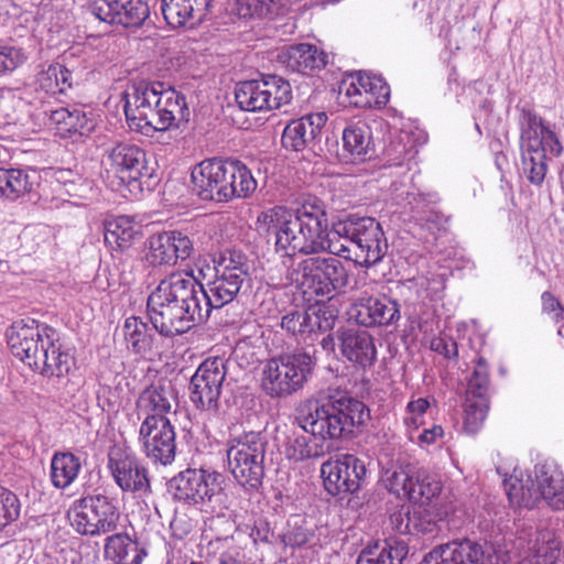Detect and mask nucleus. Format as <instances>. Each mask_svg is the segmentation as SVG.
<instances>
[{
    "label": "nucleus",
    "instance_id": "obj_3",
    "mask_svg": "<svg viewBox=\"0 0 564 564\" xmlns=\"http://www.w3.org/2000/svg\"><path fill=\"white\" fill-rule=\"evenodd\" d=\"M127 122L132 130L143 134L166 131L188 121L185 97L163 83L140 82L122 94Z\"/></svg>",
    "mask_w": 564,
    "mask_h": 564
},
{
    "label": "nucleus",
    "instance_id": "obj_6",
    "mask_svg": "<svg viewBox=\"0 0 564 564\" xmlns=\"http://www.w3.org/2000/svg\"><path fill=\"white\" fill-rule=\"evenodd\" d=\"M267 446L268 442L261 432H230L227 441L229 469L246 490H257L262 485Z\"/></svg>",
    "mask_w": 564,
    "mask_h": 564
},
{
    "label": "nucleus",
    "instance_id": "obj_32",
    "mask_svg": "<svg viewBox=\"0 0 564 564\" xmlns=\"http://www.w3.org/2000/svg\"><path fill=\"white\" fill-rule=\"evenodd\" d=\"M246 280L232 274L223 275L215 273L214 280L205 289V304L208 305V313L210 314L213 308H220L231 303L237 297Z\"/></svg>",
    "mask_w": 564,
    "mask_h": 564
},
{
    "label": "nucleus",
    "instance_id": "obj_56",
    "mask_svg": "<svg viewBox=\"0 0 564 564\" xmlns=\"http://www.w3.org/2000/svg\"><path fill=\"white\" fill-rule=\"evenodd\" d=\"M431 349L448 359L457 358L458 356L457 343L447 336L433 338L431 340Z\"/></svg>",
    "mask_w": 564,
    "mask_h": 564
},
{
    "label": "nucleus",
    "instance_id": "obj_29",
    "mask_svg": "<svg viewBox=\"0 0 564 564\" xmlns=\"http://www.w3.org/2000/svg\"><path fill=\"white\" fill-rule=\"evenodd\" d=\"M535 480L541 498L554 510L564 509V476L552 462L535 466Z\"/></svg>",
    "mask_w": 564,
    "mask_h": 564
},
{
    "label": "nucleus",
    "instance_id": "obj_9",
    "mask_svg": "<svg viewBox=\"0 0 564 564\" xmlns=\"http://www.w3.org/2000/svg\"><path fill=\"white\" fill-rule=\"evenodd\" d=\"M70 525L82 534L98 536L118 528L120 512L105 495H94L76 500L69 511Z\"/></svg>",
    "mask_w": 564,
    "mask_h": 564
},
{
    "label": "nucleus",
    "instance_id": "obj_17",
    "mask_svg": "<svg viewBox=\"0 0 564 564\" xmlns=\"http://www.w3.org/2000/svg\"><path fill=\"white\" fill-rule=\"evenodd\" d=\"M145 246L144 259L152 267H174L194 253L193 240L180 230H164L151 235Z\"/></svg>",
    "mask_w": 564,
    "mask_h": 564
},
{
    "label": "nucleus",
    "instance_id": "obj_52",
    "mask_svg": "<svg viewBox=\"0 0 564 564\" xmlns=\"http://www.w3.org/2000/svg\"><path fill=\"white\" fill-rule=\"evenodd\" d=\"M311 334L327 332L334 328L337 319V311L333 306H319L310 311Z\"/></svg>",
    "mask_w": 564,
    "mask_h": 564
},
{
    "label": "nucleus",
    "instance_id": "obj_2",
    "mask_svg": "<svg viewBox=\"0 0 564 564\" xmlns=\"http://www.w3.org/2000/svg\"><path fill=\"white\" fill-rule=\"evenodd\" d=\"M205 288L185 271H175L160 281L147 301L153 327L165 337L188 332L209 318Z\"/></svg>",
    "mask_w": 564,
    "mask_h": 564
},
{
    "label": "nucleus",
    "instance_id": "obj_47",
    "mask_svg": "<svg viewBox=\"0 0 564 564\" xmlns=\"http://www.w3.org/2000/svg\"><path fill=\"white\" fill-rule=\"evenodd\" d=\"M131 545L132 541L128 533L111 534L105 540V557L117 564H123Z\"/></svg>",
    "mask_w": 564,
    "mask_h": 564
},
{
    "label": "nucleus",
    "instance_id": "obj_16",
    "mask_svg": "<svg viewBox=\"0 0 564 564\" xmlns=\"http://www.w3.org/2000/svg\"><path fill=\"white\" fill-rule=\"evenodd\" d=\"M340 95L357 108H382L390 98V87L381 76L357 72L345 78L339 86Z\"/></svg>",
    "mask_w": 564,
    "mask_h": 564
},
{
    "label": "nucleus",
    "instance_id": "obj_13",
    "mask_svg": "<svg viewBox=\"0 0 564 564\" xmlns=\"http://www.w3.org/2000/svg\"><path fill=\"white\" fill-rule=\"evenodd\" d=\"M108 468L122 491L140 497L151 494L148 469L130 448L120 445L110 448Z\"/></svg>",
    "mask_w": 564,
    "mask_h": 564
},
{
    "label": "nucleus",
    "instance_id": "obj_53",
    "mask_svg": "<svg viewBox=\"0 0 564 564\" xmlns=\"http://www.w3.org/2000/svg\"><path fill=\"white\" fill-rule=\"evenodd\" d=\"M25 57L20 48L10 46L0 41V77L18 68Z\"/></svg>",
    "mask_w": 564,
    "mask_h": 564
},
{
    "label": "nucleus",
    "instance_id": "obj_4",
    "mask_svg": "<svg viewBox=\"0 0 564 564\" xmlns=\"http://www.w3.org/2000/svg\"><path fill=\"white\" fill-rule=\"evenodd\" d=\"M520 131V151L523 174L535 186H541L547 174V161L564 151L556 132L529 105L517 106Z\"/></svg>",
    "mask_w": 564,
    "mask_h": 564
},
{
    "label": "nucleus",
    "instance_id": "obj_27",
    "mask_svg": "<svg viewBox=\"0 0 564 564\" xmlns=\"http://www.w3.org/2000/svg\"><path fill=\"white\" fill-rule=\"evenodd\" d=\"M107 160L110 167L122 180L137 181L147 171L145 152L138 145L121 142L108 151Z\"/></svg>",
    "mask_w": 564,
    "mask_h": 564
},
{
    "label": "nucleus",
    "instance_id": "obj_14",
    "mask_svg": "<svg viewBox=\"0 0 564 564\" xmlns=\"http://www.w3.org/2000/svg\"><path fill=\"white\" fill-rule=\"evenodd\" d=\"M366 466L351 454H340L321 466L325 489L333 496L357 492L366 477Z\"/></svg>",
    "mask_w": 564,
    "mask_h": 564
},
{
    "label": "nucleus",
    "instance_id": "obj_60",
    "mask_svg": "<svg viewBox=\"0 0 564 564\" xmlns=\"http://www.w3.org/2000/svg\"><path fill=\"white\" fill-rule=\"evenodd\" d=\"M311 533L303 528H293L284 534V543L291 547H300L310 542Z\"/></svg>",
    "mask_w": 564,
    "mask_h": 564
},
{
    "label": "nucleus",
    "instance_id": "obj_10",
    "mask_svg": "<svg viewBox=\"0 0 564 564\" xmlns=\"http://www.w3.org/2000/svg\"><path fill=\"white\" fill-rule=\"evenodd\" d=\"M235 98L245 111H270L279 109L292 100V88L289 82L276 75L262 76L239 83Z\"/></svg>",
    "mask_w": 564,
    "mask_h": 564
},
{
    "label": "nucleus",
    "instance_id": "obj_22",
    "mask_svg": "<svg viewBox=\"0 0 564 564\" xmlns=\"http://www.w3.org/2000/svg\"><path fill=\"white\" fill-rule=\"evenodd\" d=\"M46 332L48 333L41 346V356L32 369L46 377H66L75 367V357L68 349L63 348L55 329Z\"/></svg>",
    "mask_w": 564,
    "mask_h": 564
},
{
    "label": "nucleus",
    "instance_id": "obj_21",
    "mask_svg": "<svg viewBox=\"0 0 564 564\" xmlns=\"http://www.w3.org/2000/svg\"><path fill=\"white\" fill-rule=\"evenodd\" d=\"M444 564H507L506 555L469 539L437 546Z\"/></svg>",
    "mask_w": 564,
    "mask_h": 564
},
{
    "label": "nucleus",
    "instance_id": "obj_59",
    "mask_svg": "<svg viewBox=\"0 0 564 564\" xmlns=\"http://www.w3.org/2000/svg\"><path fill=\"white\" fill-rule=\"evenodd\" d=\"M53 177L56 182L67 187V192L72 195H78L72 193L73 187L77 182H82V177L69 169H57L53 172Z\"/></svg>",
    "mask_w": 564,
    "mask_h": 564
},
{
    "label": "nucleus",
    "instance_id": "obj_18",
    "mask_svg": "<svg viewBox=\"0 0 564 564\" xmlns=\"http://www.w3.org/2000/svg\"><path fill=\"white\" fill-rule=\"evenodd\" d=\"M144 455L154 464L170 465L175 459L174 426L169 419L144 417L139 430Z\"/></svg>",
    "mask_w": 564,
    "mask_h": 564
},
{
    "label": "nucleus",
    "instance_id": "obj_49",
    "mask_svg": "<svg viewBox=\"0 0 564 564\" xmlns=\"http://www.w3.org/2000/svg\"><path fill=\"white\" fill-rule=\"evenodd\" d=\"M429 408L430 401L426 398L411 400L406 404L403 422L408 427V433L411 441L414 440L413 432H416L419 427L424 423V414Z\"/></svg>",
    "mask_w": 564,
    "mask_h": 564
},
{
    "label": "nucleus",
    "instance_id": "obj_39",
    "mask_svg": "<svg viewBox=\"0 0 564 564\" xmlns=\"http://www.w3.org/2000/svg\"><path fill=\"white\" fill-rule=\"evenodd\" d=\"M529 551L533 564H555L561 555V542L553 531L541 530Z\"/></svg>",
    "mask_w": 564,
    "mask_h": 564
},
{
    "label": "nucleus",
    "instance_id": "obj_20",
    "mask_svg": "<svg viewBox=\"0 0 564 564\" xmlns=\"http://www.w3.org/2000/svg\"><path fill=\"white\" fill-rule=\"evenodd\" d=\"M349 315L365 327L389 326L401 318L400 304L387 296L360 297L351 305Z\"/></svg>",
    "mask_w": 564,
    "mask_h": 564
},
{
    "label": "nucleus",
    "instance_id": "obj_55",
    "mask_svg": "<svg viewBox=\"0 0 564 564\" xmlns=\"http://www.w3.org/2000/svg\"><path fill=\"white\" fill-rule=\"evenodd\" d=\"M250 17L265 18L279 13L280 6L276 0H243Z\"/></svg>",
    "mask_w": 564,
    "mask_h": 564
},
{
    "label": "nucleus",
    "instance_id": "obj_51",
    "mask_svg": "<svg viewBox=\"0 0 564 564\" xmlns=\"http://www.w3.org/2000/svg\"><path fill=\"white\" fill-rule=\"evenodd\" d=\"M122 4L120 0H93L89 4L90 13L98 20L109 23H119V13Z\"/></svg>",
    "mask_w": 564,
    "mask_h": 564
},
{
    "label": "nucleus",
    "instance_id": "obj_50",
    "mask_svg": "<svg viewBox=\"0 0 564 564\" xmlns=\"http://www.w3.org/2000/svg\"><path fill=\"white\" fill-rule=\"evenodd\" d=\"M411 479L412 476L401 467L387 469L383 476L386 488L399 498H406Z\"/></svg>",
    "mask_w": 564,
    "mask_h": 564
},
{
    "label": "nucleus",
    "instance_id": "obj_63",
    "mask_svg": "<svg viewBox=\"0 0 564 564\" xmlns=\"http://www.w3.org/2000/svg\"><path fill=\"white\" fill-rule=\"evenodd\" d=\"M409 509L404 511L402 508L390 516L391 524L398 532L405 533L409 530Z\"/></svg>",
    "mask_w": 564,
    "mask_h": 564
},
{
    "label": "nucleus",
    "instance_id": "obj_38",
    "mask_svg": "<svg viewBox=\"0 0 564 564\" xmlns=\"http://www.w3.org/2000/svg\"><path fill=\"white\" fill-rule=\"evenodd\" d=\"M441 491L442 485L437 479L424 471H419L412 476L405 499L414 505L429 506Z\"/></svg>",
    "mask_w": 564,
    "mask_h": 564
},
{
    "label": "nucleus",
    "instance_id": "obj_64",
    "mask_svg": "<svg viewBox=\"0 0 564 564\" xmlns=\"http://www.w3.org/2000/svg\"><path fill=\"white\" fill-rule=\"evenodd\" d=\"M437 546L434 547L429 554H426L421 562V564H444V562H441V556L438 553Z\"/></svg>",
    "mask_w": 564,
    "mask_h": 564
},
{
    "label": "nucleus",
    "instance_id": "obj_48",
    "mask_svg": "<svg viewBox=\"0 0 564 564\" xmlns=\"http://www.w3.org/2000/svg\"><path fill=\"white\" fill-rule=\"evenodd\" d=\"M310 311L292 310L281 318V327L288 333L303 339L311 334Z\"/></svg>",
    "mask_w": 564,
    "mask_h": 564
},
{
    "label": "nucleus",
    "instance_id": "obj_43",
    "mask_svg": "<svg viewBox=\"0 0 564 564\" xmlns=\"http://www.w3.org/2000/svg\"><path fill=\"white\" fill-rule=\"evenodd\" d=\"M488 411L489 399L466 397L464 430L470 434L478 432L484 425Z\"/></svg>",
    "mask_w": 564,
    "mask_h": 564
},
{
    "label": "nucleus",
    "instance_id": "obj_61",
    "mask_svg": "<svg viewBox=\"0 0 564 564\" xmlns=\"http://www.w3.org/2000/svg\"><path fill=\"white\" fill-rule=\"evenodd\" d=\"M443 435V427L441 425H433L431 429H425L419 434L417 443L421 446H429L435 444Z\"/></svg>",
    "mask_w": 564,
    "mask_h": 564
},
{
    "label": "nucleus",
    "instance_id": "obj_40",
    "mask_svg": "<svg viewBox=\"0 0 564 564\" xmlns=\"http://www.w3.org/2000/svg\"><path fill=\"white\" fill-rule=\"evenodd\" d=\"M231 170L235 175L229 176L228 194L230 200L235 198H248L257 189V181L254 180L248 166L239 160L231 159Z\"/></svg>",
    "mask_w": 564,
    "mask_h": 564
},
{
    "label": "nucleus",
    "instance_id": "obj_54",
    "mask_svg": "<svg viewBox=\"0 0 564 564\" xmlns=\"http://www.w3.org/2000/svg\"><path fill=\"white\" fill-rule=\"evenodd\" d=\"M20 516V502L11 491L4 490L0 495V527L15 521Z\"/></svg>",
    "mask_w": 564,
    "mask_h": 564
},
{
    "label": "nucleus",
    "instance_id": "obj_15",
    "mask_svg": "<svg viewBox=\"0 0 564 564\" xmlns=\"http://www.w3.org/2000/svg\"><path fill=\"white\" fill-rule=\"evenodd\" d=\"M235 175L231 159H207L197 164L191 174L194 191L202 200L229 202L228 180Z\"/></svg>",
    "mask_w": 564,
    "mask_h": 564
},
{
    "label": "nucleus",
    "instance_id": "obj_5",
    "mask_svg": "<svg viewBox=\"0 0 564 564\" xmlns=\"http://www.w3.org/2000/svg\"><path fill=\"white\" fill-rule=\"evenodd\" d=\"M369 419V410L364 402L338 389L329 390L327 398L316 402L314 409L299 419L301 429L318 435L327 444L354 432Z\"/></svg>",
    "mask_w": 564,
    "mask_h": 564
},
{
    "label": "nucleus",
    "instance_id": "obj_19",
    "mask_svg": "<svg viewBox=\"0 0 564 564\" xmlns=\"http://www.w3.org/2000/svg\"><path fill=\"white\" fill-rule=\"evenodd\" d=\"M52 327L39 324L34 319L30 323L19 322L12 325L7 333L8 345L11 352L20 358L31 369L41 356V346Z\"/></svg>",
    "mask_w": 564,
    "mask_h": 564
},
{
    "label": "nucleus",
    "instance_id": "obj_26",
    "mask_svg": "<svg viewBox=\"0 0 564 564\" xmlns=\"http://www.w3.org/2000/svg\"><path fill=\"white\" fill-rule=\"evenodd\" d=\"M176 403L173 384L167 380H159L145 388L137 400L139 415L153 419H167Z\"/></svg>",
    "mask_w": 564,
    "mask_h": 564
},
{
    "label": "nucleus",
    "instance_id": "obj_41",
    "mask_svg": "<svg viewBox=\"0 0 564 564\" xmlns=\"http://www.w3.org/2000/svg\"><path fill=\"white\" fill-rule=\"evenodd\" d=\"M343 143L354 160H362L371 143L369 127L365 123L349 124L343 132Z\"/></svg>",
    "mask_w": 564,
    "mask_h": 564
},
{
    "label": "nucleus",
    "instance_id": "obj_46",
    "mask_svg": "<svg viewBox=\"0 0 564 564\" xmlns=\"http://www.w3.org/2000/svg\"><path fill=\"white\" fill-rule=\"evenodd\" d=\"M122 8L119 13V23L126 28L140 26L150 15V9L143 0H120Z\"/></svg>",
    "mask_w": 564,
    "mask_h": 564
},
{
    "label": "nucleus",
    "instance_id": "obj_36",
    "mask_svg": "<svg viewBox=\"0 0 564 564\" xmlns=\"http://www.w3.org/2000/svg\"><path fill=\"white\" fill-rule=\"evenodd\" d=\"M329 445L318 435L308 433L290 437L285 446V456L290 460L303 462L324 456Z\"/></svg>",
    "mask_w": 564,
    "mask_h": 564
},
{
    "label": "nucleus",
    "instance_id": "obj_7",
    "mask_svg": "<svg viewBox=\"0 0 564 564\" xmlns=\"http://www.w3.org/2000/svg\"><path fill=\"white\" fill-rule=\"evenodd\" d=\"M313 368V358L305 351L271 358L262 369V389L271 398L289 397L303 388Z\"/></svg>",
    "mask_w": 564,
    "mask_h": 564
},
{
    "label": "nucleus",
    "instance_id": "obj_37",
    "mask_svg": "<svg viewBox=\"0 0 564 564\" xmlns=\"http://www.w3.org/2000/svg\"><path fill=\"white\" fill-rule=\"evenodd\" d=\"M73 87L72 72L59 63L48 65L36 75L35 89L46 95L65 94Z\"/></svg>",
    "mask_w": 564,
    "mask_h": 564
},
{
    "label": "nucleus",
    "instance_id": "obj_35",
    "mask_svg": "<svg viewBox=\"0 0 564 564\" xmlns=\"http://www.w3.org/2000/svg\"><path fill=\"white\" fill-rule=\"evenodd\" d=\"M82 470L79 457L70 452H56L51 458L50 480L54 488L66 489Z\"/></svg>",
    "mask_w": 564,
    "mask_h": 564
},
{
    "label": "nucleus",
    "instance_id": "obj_23",
    "mask_svg": "<svg viewBox=\"0 0 564 564\" xmlns=\"http://www.w3.org/2000/svg\"><path fill=\"white\" fill-rule=\"evenodd\" d=\"M50 126L62 138L88 135L95 129L93 111L82 105H72L51 110Z\"/></svg>",
    "mask_w": 564,
    "mask_h": 564
},
{
    "label": "nucleus",
    "instance_id": "obj_12",
    "mask_svg": "<svg viewBox=\"0 0 564 564\" xmlns=\"http://www.w3.org/2000/svg\"><path fill=\"white\" fill-rule=\"evenodd\" d=\"M226 373L223 358H208L199 365L189 382V399L196 409L213 412L218 410Z\"/></svg>",
    "mask_w": 564,
    "mask_h": 564
},
{
    "label": "nucleus",
    "instance_id": "obj_45",
    "mask_svg": "<svg viewBox=\"0 0 564 564\" xmlns=\"http://www.w3.org/2000/svg\"><path fill=\"white\" fill-rule=\"evenodd\" d=\"M490 387L489 370L485 358L479 357L468 381L466 397L477 399H489Z\"/></svg>",
    "mask_w": 564,
    "mask_h": 564
},
{
    "label": "nucleus",
    "instance_id": "obj_11",
    "mask_svg": "<svg viewBox=\"0 0 564 564\" xmlns=\"http://www.w3.org/2000/svg\"><path fill=\"white\" fill-rule=\"evenodd\" d=\"M224 476L209 469H186L170 480L173 497L183 502L198 505L210 501L223 489Z\"/></svg>",
    "mask_w": 564,
    "mask_h": 564
},
{
    "label": "nucleus",
    "instance_id": "obj_58",
    "mask_svg": "<svg viewBox=\"0 0 564 564\" xmlns=\"http://www.w3.org/2000/svg\"><path fill=\"white\" fill-rule=\"evenodd\" d=\"M273 535L270 524L262 519L254 521L249 536L252 539L254 544L269 543L270 538Z\"/></svg>",
    "mask_w": 564,
    "mask_h": 564
},
{
    "label": "nucleus",
    "instance_id": "obj_33",
    "mask_svg": "<svg viewBox=\"0 0 564 564\" xmlns=\"http://www.w3.org/2000/svg\"><path fill=\"white\" fill-rule=\"evenodd\" d=\"M33 170L0 169V196L15 200L31 193L39 182Z\"/></svg>",
    "mask_w": 564,
    "mask_h": 564
},
{
    "label": "nucleus",
    "instance_id": "obj_28",
    "mask_svg": "<svg viewBox=\"0 0 564 564\" xmlns=\"http://www.w3.org/2000/svg\"><path fill=\"white\" fill-rule=\"evenodd\" d=\"M212 0H162L161 12L172 28L194 25L207 14Z\"/></svg>",
    "mask_w": 564,
    "mask_h": 564
},
{
    "label": "nucleus",
    "instance_id": "obj_34",
    "mask_svg": "<svg viewBox=\"0 0 564 564\" xmlns=\"http://www.w3.org/2000/svg\"><path fill=\"white\" fill-rule=\"evenodd\" d=\"M408 554L404 541L386 540L364 549L356 564H401Z\"/></svg>",
    "mask_w": 564,
    "mask_h": 564
},
{
    "label": "nucleus",
    "instance_id": "obj_8",
    "mask_svg": "<svg viewBox=\"0 0 564 564\" xmlns=\"http://www.w3.org/2000/svg\"><path fill=\"white\" fill-rule=\"evenodd\" d=\"M329 232L354 245L356 261L366 268L381 261L388 250L383 230L371 217L349 215L334 223Z\"/></svg>",
    "mask_w": 564,
    "mask_h": 564
},
{
    "label": "nucleus",
    "instance_id": "obj_44",
    "mask_svg": "<svg viewBox=\"0 0 564 564\" xmlns=\"http://www.w3.org/2000/svg\"><path fill=\"white\" fill-rule=\"evenodd\" d=\"M148 332V325L138 317L131 316L124 322V338L135 352H143L150 347L151 337Z\"/></svg>",
    "mask_w": 564,
    "mask_h": 564
},
{
    "label": "nucleus",
    "instance_id": "obj_57",
    "mask_svg": "<svg viewBox=\"0 0 564 564\" xmlns=\"http://www.w3.org/2000/svg\"><path fill=\"white\" fill-rule=\"evenodd\" d=\"M542 311L555 321L561 322L564 319V307L561 302L549 291L541 295Z\"/></svg>",
    "mask_w": 564,
    "mask_h": 564
},
{
    "label": "nucleus",
    "instance_id": "obj_24",
    "mask_svg": "<svg viewBox=\"0 0 564 564\" xmlns=\"http://www.w3.org/2000/svg\"><path fill=\"white\" fill-rule=\"evenodd\" d=\"M327 119L326 112L319 111L292 120L283 130V147L296 152L304 150L321 137Z\"/></svg>",
    "mask_w": 564,
    "mask_h": 564
},
{
    "label": "nucleus",
    "instance_id": "obj_42",
    "mask_svg": "<svg viewBox=\"0 0 564 564\" xmlns=\"http://www.w3.org/2000/svg\"><path fill=\"white\" fill-rule=\"evenodd\" d=\"M215 273L232 274L234 276L247 279L249 265L246 256L237 250H226L214 259Z\"/></svg>",
    "mask_w": 564,
    "mask_h": 564
},
{
    "label": "nucleus",
    "instance_id": "obj_30",
    "mask_svg": "<svg viewBox=\"0 0 564 564\" xmlns=\"http://www.w3.org/2000/svg\"><path fill=\"white\" fill-rule=\"evenodd\" d=\"M280 61L293 72L308 74L326 65V54L315 45L301 43L280 53Z\"/></svg>",
    "mask_w": 564,
    "mask_h": 564
},
{
    "label": "nucleus",
    "instance_id": "obj_1",
    "mask_svg": "<svg viewBox=\"0 0 564 564\" xmlns=\"http://www.w3.org/2000/svg\"><path fill=\"white\" fill-rule=\"evenodd\" d=\"M257 226L263 234L274 235L278 252L290 257L310 256L301 260L293 272L303 293L330 299L348 285L349 273L344 263L333 257L319 256L329 253L351 259L350 248L330 237L322 199L308 196L294 212L283 206L269 208L258 216Z\"/></svg>",
    "mask_w": 564,
    "mask_h": 564
},
{
    "label": "nucleus",
    "instance_id": "obj_31",
    "mask_svg": "<svg viewBox=\"0 0 564 564\" xmlns=\"http://www.w3.org/2000/svg\"><path fill=\"white\" fill-rule=\"evenodd\" d=\"M140 234V227L128 216H111L104 223L105 242L112 250L129 249Z\"/></svg>",
    "mask_w": 564,
    "mask_h": 564
},
{
    "label": "nucleus",
    "instance_id": "obj_25",
    "mask_svg": "<svg viewBox=\"0 0 564 564\" xmlns=\"http://www.w3.org/2000/svg\"><path fill=\"white\" fill-rule=\"evenodd\" d=\"M341 355L362 369L370 368L377 360L373 337L366 330L346 329L338 335Z\"/></svg>",
    "mask_w": 564,
    "mask_h": 564
},
{
    "label": "nucleus",
    "instance_id": "obj_62",
    "mask_svg": "<svg viewBox=\"0 0 564 564\" xmlns=\"http://www.w3.org/2000/svg\"><path fill=\"white\" fill-rule=\"evenodd\" d=\"M402 137H400L399 141H392L390 147L387 149L388 155H392V151L395 152L394 164H402L403 160H405L411 154L412 149H408L402 144Z\"/></svg>",
    "mask_w": 564,
    "mask_h": 564
}]
</instances>
